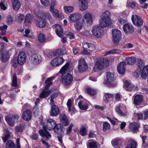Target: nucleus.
I'll use <instances>...</instances> for the list:
<instances>
[{
	"instance_id": "45",
	"label": "nucleus",
	"mask_w": 148,
	"mask_h": 148,
	"mask_svg": "<svg viewBox=\"0 0 148 148\" xmlns=\"http://www.w3.org/2000/svg\"><path fill=\"white\" fill-rule=\"evenodd\" d=\"M15 145L13 141L9 140L7 142L6 144L5 148H15Z\"/></svg>"
},
{
	"instance_id": "17",
	"label": "nucleus",
	"mask_w": 148,
	"mask_h": 148,
	"mask_svg": "<svg viewBox=\"0 0 148 148\" xmlns=\"http://www.w3.org/2000/svg\"><path fill=\"white\" fill-rule=\"evenodd\" d=\"M99 26L103 28H105L110 26L111 24V20L101 18L99 20Z\"/></svg>"
},
{
	"instance_id": "36",
	"label": "nucleus",
	"mask_w": 148,
	"mask_h": 148,
	"mask_svg": "<svg viewBox=\"0 0 148 148\" xmlns=\"http://www.w3.org/2000/svg\"><path fill=\"white\" fill-rule=\"evenodd\" d=\"M13 9L15 11H18L21 6L20 3L18 0H12Z\"/></svg>"
},
{
	"instance_id": "32",
	"label": "nucleus",
	"mask_w": 148,
	"mask_h": 148,
	"mask_svg": "<svg viewBox=\"0 0 148 148\" xmlns=\"http://www.w3.org/2000/svg\"><path fill=\"white\" fill-rule=\"evenodd\" d=\"M140 74L141 78L143 79H146L148 76V66L146 65L142 69Z\"/></svg>"
},
{
	"instance_id": "30",
	"label": "nucleus",
	"mask_w": 148,
	"mask_h": 148,
	"mask_svg": "<svg viewBox=\"0 0 148 148\" xmlns=\"http://www.w3.org/2000/svg\"><path fill=\"white\" fill-rule=\"evenodd\" d=\"M88 101L86 100L80 101L78 103L80 109L82 110H86L88 108Z\"/></svg>"
},
{
	"instance_id": "35",
	"label": "nucleus",
	"mask_w": 148,
	"mask_h": 148,
	"mask_svg": "<svg viewBox=\"0 0 148 148\" xmlns=\"http://www.w3.org/2000/svg\"><path fill=\"white\" fill-rule=\"evenodd\" d=\"M32 17L31 15L29 14H27L25 16L24 21V24L27 26H29L32 23Z\"/></svg>"
},
{
	"instance_id": "22",
	"label": "nucleus",
	"mask_w": 148,
	"mask_h": 148,
	"mask_svg": "<svg viewBox=\"0 0 148 148\" xmlns=\"http://www.w3.org/2000/svg\"><path fill=\"white\" fill-rule=\"evenodd\" d=\"M82 17L81 14L78 13H74L70 15L69 19L71 22H76L80 20Z\"/></svg>"
},
{
	"instance_id": "39",
	"label": "nucleus",
	"mask_w": 148,
	"mask_h": 148,
	"mask_svg": "<svg viewBox=\"0 0 148 148\" xmlns=\"http://www.w3.org/2000/svg\"><path fill=\"white\" fill-rule=\"evenodd\" d=\"M83 23L81 21H79L76 23L74 24V27L75 29L77 31H79L82 28L83 25Z\"/></svg>"
},
{
	"instance_id": "1",
	"label": "nucleus",
	"mask_w": 148,
	"mask_h": 148,
	"mask_svg": "<svg viewBox=\"0 0 148 148\" xmlns=\"http://www.w3.org/2000/svg\"><path fill=\"white\" fill-rule=\"evenodd\" d=\"M57 125L55 120L51 119L47 120L46 125L43 126L44 130H40L39 131L40 134L43 139L48 140L51 137V134L46 129L49 130L54 129Z\"/></svg>"
},
{
	"instance_id": "58",
	"label": "nucleus",
	"mask_w": 148,
	"mask_h": 148,
	"mask_svg": "<svg viewBox=\"0 0 148 148\" xmlns=\"http://www.w3.org/2000/svg\"><path fill=\"white\" fill-rule=\"evenodd\" d=\"M106 118L108 119L109 121L110 122V123L113 125H114L116 124V122L118 121V120L117 119H116L115 118H112V119L110 118L107 116Z\"/></svg>"
},
{
	"instance_id": "48",
	"label": "nucleus",
	"mask_w": 148,
	"mask_h": 148,
	"mask_svg": "<svg viewBox=\"0 0 148 148\" xmlns=\"http://www.w3.org/2000/svg\"><path fill=\"white\" fill-rule=\"evenodd\" d=\"M110 129V125L107 122H104L103 124V130L106 132Z\"/></svg>"
},
{
	"instance_id": "13",
	"label": "nucleus",
	"mask_w": 148,
	"mask_h": 148,
	"mask_svg": "<svg viewBox=\"0 0 148 148\" xmlns=\"http://www.w3.org/2000/svg\"><path fill=\"white\" fill-rule=\"evenodd\" d=\"M26 53L23 51H20L18 55L17 62L18 64L22 65L26 62Z\"/></svg>"
},
{
	"instance_id": "12",
	"label": "nucleus",
	"mask_w": 148,
	"mask_h": 148,
	"mask_svg": "<svg viewBox=\"0 0 148 148\" xmlns=\"http://www.w3.org/2000/svg\"><path fill=\"white\" fill-rule=\"evenodd\" d=\"M88 68V65L83 58H80L78 61V69L80 72L85 71Z\"/></svg>"
},
{
	"instance_id": "47",
	"label": "nucleus",
	"mask_w": 148,
	"mask_h": 148,
	"mask_svg": "<svg viewBox=\"0 0 148 148\" xmlns=\"http://www.w3.org/2000/svg\"><path fill=\"white\" fill-rule=\"evenodd\" d=\"M24 17L23 15L21 14H17L16 17V19L18 23H21L23 21Z\"/></svg>"
},
{
	"instance_id": "55",
	"label": "nucleus",
	"mask_w": 148,
	"mask_h": 148,
	"mask_svg": "<svg viewBox=\"0 0 148 148\" xmlns=\"http://www.w3.org/2000/svg\"><path fill=\"white\" fill-rule=\"evenodd\" d=\"M73 104V103L72 101L70 99H69L68 100L66 105L69 112H71V111Z\"/></svg>"
},
{
	"instance_id": "9",
	"label": "nucleus",
	"mask_w": 148,
	"mask_h": 148,
	"mask_svg": "<svg viewBox=\"0 0 148 148\" xmlns=\"http://www.w3.org/2000/svg\"><path fill=\"white\" fill-rule=\"evenodd\" d=\"M82 21L84 24L90 26L93 23V18L92 14L89 12L85 13L83 16Z\"/></svg>"
},
{
	"instance_id": "15",
	"label": "nucleus",
	"mask_w": 148,
	"mask_h": 148,
	"mask_svg": "<svg viewBox=\"0 0 148 148\" xmlns=\"http://www.w3.org/2000/svg\"><path fill=\"white\" fill-rule=\"evenodd\" d=\"M64 59L61 57H58L52 60L50 62L51 66L54 67L58 66L64 62Z\"/></svg>"
},
{
	"instance_id": "59",
	"label": "nucleus",
	"mask_w": 148,
	"mask_h": 148,
	"mask_svg": "<svg viewBox=\"0 0 148 148\" xmlns=\"http://www.w3.org/2000/svg\"><path fill=\"white\" fill-rule=\"evenodd\" d=\"M147 1V0H139V2L141 6L144 8H146L147 7L148 5L145 3Z\"/></svg>"
},
{
	"instance_id": "27",
	"label": "nucleus",
	"mask_w": 148,
	"mask_h": 148,
	"mask_svg": "<svg viewBox=\"0 0 148 148\" xmlns=\"http://www.w3.org/2000/svg\"><path fill=\"white\" fill-rule=\"evenodd\" d=\"M125 62H121L118 65L117 70L118 73L121 74H123L125 71Z\"/></svg>"
},
{
	"instance_id": "42",
	"label": "nucleus",
	"mask_w": 148,
	"mask_h": 148,
	"mask_svg": "<svg viewBox=\"0 0 148 148\" xmlns=\"http://www.w3.org/2000/svg\"><path fill=\"white\" fill-rule=\"evenodd\" d=\"M4 131L6 133L5 134V136L2 137V139L3 142H5L9 139L10 137V133L8 130V129H5Z\"/></svg>"
},
{
	"instance_id": "6",
	"label": "nucleus",
	"mask_w": 148,
	"mask_h": 148,
	"mask_svg": "<svg viewBox=\"0 0 148 148\" xmlns=\"http://www.w3.org/2000/svg\"><path fill=\"white\" fill-rule=\"evenodd\" d=\"M114 74L113 73L107 72L106 74L105 82L107 85L109 87H114L116 84L115 81Z\"/></svg>"
},
{
	"instance_id": "28",
	"label": "nucleus",
	"mask_w": 148,
	"mask_h": 148,
	"mask_svg": "<svg viewBox=\"0 0 148 148\" xmlns=\"http://www.w3.org/2000/svg\"><path fill=\"white\" fill-rule=\"evenodd\" d=\"M11 51V50H10L8 51L4 52L1 53L0 59L2 62H6L8 60L9 58V52Z\"/></svg>"
},
{
	"instance_id": "23",
	"label": "nucleus",
	"mask_w": 148,
	"mask_h": 148,
	"mask_svg": "<svg viewBox=\"0 0 148 148\" xmlns=\"http://www.w3.org/2000/svg\"><path fill=\"white\" fill-rule=\"evenodd\" d=\"M123 29L126 34H132L134 32V28L133 26L129 23H126L124 25Z\"/></svg>"
},
{
	"instance_id": "14",
	"label": "nucleus",
	"mask_w": 148,
	"mask_h": 148,
	"mask_svg": "<svg viewBox=\"0 0 148 148\" xmlns=\"http://www.w3.org/2000/svg\"><path fill=\"white\" fill-rule=\"evenodd\" d=\"M131 19L134 24L138 27H140L143 24V21L142 19L137 15H132Z\"/></svg>"
},
{
	"instance_id": "63",
	"label": "nucleus",
	"mask_w": 148,
	"mask_h": 148,
	"mask_svg": "<svg viewBox=\"0 0 148 148\" xmlns=\"http://www.w3.org/2000/svg\"><path fill=\"white\" fill-rule=\"evenodd\" d=\"M41 141H42V143L44 145V148H49L50 147V145L48 143L46 142L44 140H42Z\"/></svg>"
},
{
	"instance_id": "52",
	"label": "nucleus",
	"mask_w": 148,
	"mask_h": 148,
	"mask_svg": "<svg viewBox=\"0 0 148 148\" xmlns=\"http://www.w3.org/2000/svg\"><path fill=\"white\" fill-rule=\"evenodd\" d=\"M121 52V51L119 49H113L107 51L105 55H106L113 53L118 54L120 53Z\"/></svg>"
},
{
	"instance_id": "64",
	"label": "nucleus",
	"mask_w": 148,
	"mask_h": 148,
	"mask_svg": "<svg viewBox=\"0 0 148 148\" xmlns=\"http://www.w3.org/2000/svg\"><path fill=\"white\" fill-rule=\"evenodd\" d=\"M65 34L66 35L69 36H70L71 39H73L74 38V34L73 33H72L68 31H66L65 32Z\"/></svg>"
},
{
	"instance_id": "61",
	"label": "nucleus",
	"mask_w": 148,
	"mask_h": 148,
	"mask_svg": "<svg viewBox=\"0 0 148 148\" xmlns=\"http://www.w3.org/2000/svg\"><path fill=\"white\" fill-rule=\"evenodd\" d=\"M81 34L83 35L84 36L86 37H89L90 34V32L88 30H85L84 32H81Z\"/></svg>"
},
{
	"instance_id": "33",
	"label": "nucleus",
	"mask_w": 148,
	"mask_h": 148,
	"mask_svg": "<svg viewBox=\"0 0 148 148\" xmlns=\"http://www.w3.org/2000/svg\"><path fill=\"white\" fill-rule=\"evenodd\" d=\"M121 141L119 139H114L112 141V146L115 148H121L122 147Z\"/></svg>"
},
{
	"instance_id": "56",
	"label": "nucleus",
	"mask_w": 148,
	"mask_h": 148,
	"mask_svg": "<svg viewBox=\"0 0 148 148\" xmlns=\"http://www.w3.org/2000/svg\"><path fill=\"white\" fill-rule=\"evenodd\" d=\"M50 11L51 12L52 15L53 17L57 18L58 16L59 13L58 10L55 9L53 10L51 9H50Z\"/></svg>"
},
{
	"instance_id": "31",
	"label": "nucleus",
	"mask_w": 148,
	"mask_h": 148,
	"mask_svg": "<svg viewBox=\"0 0 148 148\" xmlns=\"http://www.w3.org/2000/svg\"><path fill=\"white\" fill-rule=\"evenodd\" d=\"M139 126V124L138 123L133 122L130 123L129 126L133 132L136 133L138 131Z\"/></svg>"
},
{
	"instance_id": "43",
	"label": "nucleus",
	"mask_w": 148,
	"mask_h": 148,
	"mask_svg": "<svg viewBox=\"0 0 148 148\" xmlns=\"http://www.w3.org/2000/svg\"><path fill=\"white\" fill-rule=\"evenodd\" d=\"M65 13L68 14L72 12L74 10V8L71 6H65L64 7Z\"/></svg>"
},
{
	"instance_id": "54",
	"label": "nucleus",
	"mask_w": 148,
	"mask_h": 148,
	"mask_svg": "<svg viewBox=\"0 0 148 148\" xmlns=\"http://www.w3.org/2000/svg\"><path fill=\"white\" fill-rule=\"evenodd\" d=\"M86 90L87 93L92 95H95L96 93L95 90L90 88H87Z\"/></svg>"
},
{
	"instance_id": "62",
	"label": "nucleus",
	"mask_w": 148,
	"mask_h": 148,
	"mask_svg": "<svg viewBox=\"0 0 148 148\" xmlns=\"http://www.w3.org/2000/svg\"><path fill=\"white\" fill-rule=\"evenodd\" d=\"M40 1L42 5L46 6H48L49 5V0H40Z\"/></svg>"
},
{
	"instance_id": "51",
	"label": "nucleus",
	"mask_w": 148,
	"mask_h": 148,
	"mask_svg": "<svg viewBox=\"0 0 148 148\" xmlns=\"http://www.w3.org/2000/svg\"><path fill=\"white\" fill-rule=\"evenodd\" d=\"M8 27V26L6 25H4L3 26L0 27V31H1V35H4L6 34V29Z\"/></svg>"
},
{
	"instance_id": "37",
	"label": "nucleus",
	"mask_w": 148,
	"mask_h": 148,
	"mask_svg": "<svg viewBox=\"0 0 148 148\" xmlns=\"http://www.w3.org/2000/svg\"><path fill=\"white\" fill-rule=\"evenodd\" d=\"M87 148H97L98 145L96 142L89 140L87 144Z\"/></svg>"
},
{
	"instance_id": "2",
	"label": "nucleus",
	"mask_w": 148,
	"mask_h": 148,
	"mask_svg": "<svg viewBox=\"0 0 148 148\" xmlns=\"http://www.w3.org/2000/svg\"><path fill=\"white\" fill-rule=\"evenodd\" d=\"M69 66L68 62L66 63L61 68L60 72L62 74V83L64 85H69L73 81V77L72 76L69 74L65 75L68 71Z\"/></svg>"
},
{
	"instance_id": "38",
	"label": "nucleus",
	"mask_w": 148,
	"mask_h": 148,
	"mask_svg": "<svg viewBox=\"0 0 148 148\" xmlns=\"http://www.w3.org/2000/svg\"><path fill=\"white\" fill-rule=\"evenodd\" d=\"M137 146V143L134 140H131L129 141L125 148H136Z\"/></svg>"
},
{
	"instance_id": "21",
	"label": "nucleus",
	"mask_w": 148,
	"mask_h": 148,
	"mask_svg": "<svg viewBox=\"0 0 148 148\" xmlns=\"http://www.w3.org/2000/svg\"><path fill=\"white\" fill-rule=\"evenodd\" d=\"M123 87L126 90L128 91L134 90L138 89L137 86H134L132 84L129 83L127 81L125 82Z\"/></svg>"
},
{
	"instance_id": "3",
	"label": "nucleus",
	"mask_w": 148,
	"mask_h": 148,
	"mask_svg": "<svg viewBox=\"0 0 148 148\" xmlns=\"http://www.w3.org/2000/svg\"><path fill=\"white\" fill-rule=\"evenodd\" d=\"M55 78V76H53L48 78L45 81V82L47 85L40 94V97L41 98L47 97L53 92L51 90H49V86L52 84V81Z\"/></svg>"
},
{
	"instance_id": "8",
	"label": "nucleus",
	"mask_w": 148,
	"mask_h": 148,
	"mask_svg": "<svg viewBox=\"0 0 148 148\" xmlns=\"http://www.w3.org/2000/svg\"><path fill=\"white\" fill-rule=\"evenodd\" d=\"M92 32L93 35L98 38L102 37L104 35L103 29L98 25L94 26L92 28Z\"/></svg>"
},
{
	"instance_id": "46",
	"label": "nucleus",
	"mask_w": 148,
	"mask_h": 148,
	"mask_svg": "<svg viewBox=\"0 0 148 148\" xmlns=\"http://www.w3.org/2000/svg\"><path fill=\"white\" fill-rule=\"evenodd\" d=\"M114 97L113 95L109 93H106L105 94L103 97L104 101L106 102H108L109 100V99L112 98Z\"/></svg>"
},
{
	"instance_id": "20",
	"label": "nucleus",
	"mask_w": 148,
	"mask_h": 148,
	"mask_svg": "<svg viewBox=\"0 0 148 148\" xmlns=\"http://www.w3.org/2000/svg\"><path fill=\"white\" fill-rule=\"evenodd\" d=\"M133 103L135 106H138L141 103L144 101L143 97L141 95H134Z\"/></svg>"
},
{
	"instance_id": "29",
	"label": "nucleus",
	"mask_w": 148,
	"mask_h": 148,
	"mask_svg": "<svg viewBox=\"0 0 148 148\" xmlns=\"http://www.w3.org/2000/svg\"><path fill=\"white\" fill-rule=\"evenodd\" d=\"M61 123L64 126H67L69 124V121L66 116L64 114L60 115Z\"/></svg>"
},
{
	"instance_id": "60",
	"label": "nucleus",
	"mask_w": 148,
	"mask_h": 148,
	"mask_svg": "<svg viewBox=\"0 0 148 148\" xmlns=\"http://www.w3.org/2000/svg\"><path fill=\"white\" fill-rule=\"evenodd\" d=\"M7 23L9 24H11L13 22L12 17L11 15L8 16L6 19Z\"/></svg>"
},
{
	"instance_id": "44",
	"label": "nucleus",
	"mask_w": 148,
	"mask_h": 148,
	"mask_svg": "<svg viewBox=\"0 0 148 148\" xmlns=\"http://www.w3.org/2000/svg\"><path fill=\"white\" fill-rule=\"evenodd\" d=\"M126 60L127 64L132 65L135 63L136 60V58L134 57H132L130 58H126Z\"/></svg>"
},
{
	"instance_id": "26",
	"label": "nucleus",
	"mask_w": 148,
	"mask_h": 148,
	"mask_svg": "<svg viewBox=\"0 0 148 148\" xmlns=\"http://www.w3.org/2000/svg\"><path fill=\"white\" fill-rule=\"evenodd\" d=\"M32 117V112L29 110L25 111L22 115L23 119L25 121H28L31 120Z\"/></svg>"
},
{
	"instance_id": "49",
	"label": "nucleus",
	"mask_w": 148,
	"mask_h": 148,
	"mask_svg": "<svg viewBox=\"0 0 148 148\" xmlns=\"http://www.w3.org/2000/svg\"><path fill=\"white\" fill-rule=\"evenodd\" d=\"M121 105L118 106L116 108L115 110L116 112L121 116H124L126 115V114H125L123 113L122 111H121Z\"/></svg>"
},
{
	"instance_id": "19",
	"label": "nucleus",
	"mask_w": 148,
	"mask_h": 148,
	"mask_svg": "<svg viewBox=\"0 0 148 148\" xmlns=\"http://www.w3.org/2000/svg\"><path fill=\"white\" fill-rule=\"evenodd\" d=\"M137 65V68L135 72V74L136 77L138 76L140 74L141 69L144 66V64L143 61L140 59H138L136 60Z\"/></svg>"
},
{
	"instance_id": "53",
	"label": "nucleus",
	"mask_w": 148,
	"mask_h": 148,
	"mask_svg": "<svg viewBox=\"0 0 148 148\" xmlns=\"http://www.w3.org/2000/svg\"><path fill=\"white\" fill-rule=\"evenodd\" d=\"M58 95L57 93H55L52 94L49 98V99L50 100V103L51 104H53L54 103L53 99L56 97Z\"/></svg>"
},
{
	"instance_id": "10",
	"label": "nucleus",
	"mask_w": 148,
	"mask_h": 148,
	"mask_svg": "<svg viewBox=\"0 0 148 148\" xmlns=\"http://www.w3.org/2000/svg\"><path fill=\"white\" fill-rule=\"evenodd\" d=\"M29 60L32 64L37 65L40 64L42 61L41 56L39 54H32L29 58Z\"/></svg>"
},
{
	"instance_id": "41",
	"label": "nucleus",
	"mask_w": 148,
	"mask_h": 148,
	"mask_svg": "<svg viewBox=\"0 0 148 148\" xmlns=\"http://www.w3.org/2000/svg\"><path fill=\"white\" fill-rule=\"evenodd\" d=\"M101 18L105 19L108 18L109 20H111L110 12L108 11H106L103 12Z\"/></svg>"
},
{
	"instance_id": "11",
	"label": "nucleus",
	"mask_w": 148,
	"mask_h": 148,
	"mask_svg": "<svg viewBox=\"0 0 148 148\" xmlns=\"http://www.w3.org/2000/svg\"><path fill=\"white\" fill-rule=\"evenodd\" d=\"M112 40L115 43H117L119 41L121 38V32L117 29H114L112 30Z\"/></svg>"
},
{
	"instance_id": "4",
	"label": "nucleus",
	"mask_w": 148,
	"mask_h": 148,
	"mask_svg": "<svg viewBox=\"0 0 148 148\" xmlns=\"http://www.w3.org/2000/svg\"><path fill=\"white\" fill-rule=\"evenodd\" d=\"M108 62L106 58H100L97 60L95 64L93 71L95 72L99 71L106 68Z\"/></svg>"
},
{
	"instance_id": "25",
	"label": "nucleus",
	"mask_w": 148,
	"mask_h": 148,
	"mask_svg": "<svg viewBox=\"0 0 148 148\" xmlns=\"http://www.w3.org/2000/svg\"><path fill=\"white\" fill-rule=\"evenodd\" d=\"M12 87H14L13 89L16 92H18L20 91V90L18 88V86L17 84V77L16 74H14L12 79Z\"/></svg>"
},
{
	"instance_id": "40",
	"label": "nucleus",
	"mask_w": 148,
	"mask_h": 148,
	"mask_svg": "<svg viewBox=\"0 0 148 148\" xmlns=\"http://www.w3.org/2000/svg\"><path fill=\"white\" fill-rule=\"evenodd\" d=\"M54 130L57 134L60 135L64 133V131L62 129V127H60L59 125H57L54 128Z\"/></svg>"
},
{
	"instance_id": "5",
	"label": "nucleus",
	"mask_w": 148,
	"mask_h": 148,
	"mask_svg": "<svg viewBox=\"0 0 148 148\" xmlns=\"http://www.w3.org/2000/svg\"><path fill=\"white\" fill-rule=\"evenodd\" d=\"M36 10L37 9H36L34 10L36 15L38 16V18L39 19H38L36 21V24L40 28H43L46 25V22L45 19L43 18V17L50 19L52 18V16L50 14L48 13L45 14H42L40 15V14H39L37 12Z\"/></svg>"
},
{
	"instance_id": "57",
	"label": "nucleus",
	"mask_w": 148,
	"mask_h": 148,
	"mask_svg": "<svg viewBox=\"0 0 148 148\" xmlns=\"http://www.w3.org/2000/svg\"><path fill=\"white\" fill-rule=\"evenodd\" d=\"M38 40L41 42H43L45 41V39L43 34L40 33L38 36Z\"/></svg>"
},
{
	"instance_id": "34",
	"label": "nucleus",
	"mask_w": 148,
	"mask_h": 148,
	"mask_svg": "<svg viewBox=\"0 0 148 148\" xmlns=\"http://www.w3.org/2000/svg\"><path fill=\"white\" fill-rule=\"evenodd\" d=\"M127 15L124 12L121 13L118 17V20L121 24H124L126 22V18Z\"/></svg>"
},
{
	"instance_id": "7",
	"label": "nucleus",
	"mask_w": 148,
	"mask_h": 148,
	"mask_svg": "<svg viewBox=\"0 0 148 148\" xmlns=\"http://www.w3.org/2000/svg\"><path fill=\"white\" fill-rule=\"evenodd\" d=\"M83 48L84 49L83 51H81V54L84 55H90V53L88 52V50L90 51H92L95 49V45L90 43L84 42L82 43Z\"/></svg>"
},
{
	"instance_id": "50",
	"label": "nucleus",
	"mask_w": 148,
	"mask_h": 148,
	"mask_svg": "<svg viewBox=\"0 0 148 148\" xmlns=\"http://www.w3.org/2000/svg\"><path fill=\"white\" fill-rule=\"evenodd\" d=\"M85 127L83 126H82L79 131L80 135L82 136H84L86 135L87 133Z\"/></svg>"
},
{
	"instance_id": "24",
	"label": "nucleus",
	"mask_w": 148,
	"mask_h": 148,
	"mask_svg": "<svg viewBox=\"0 0 148 148\" xmlns=\"http://www.w3.org/2000/svg\"><path fill=\"white\" fill-rule=\"evenodd\" d=\"M52 106L50 112V115L51 116H56L59 114L60 111L58 107L54 104H51Z\"/></svg>"
},
{
	"instance_id": "18",
	"label": "nucleus",
	"mask_w": 148,
	"mask_h": 148,
	"mask_svg": "<svg viewBox=\"0 0 148 148\" xmlns=\"http://www.w3.org/2000/svg\"><path fill=\"white\" fill-rule=\"evenodd\" d=\"M53 29L55 28L56 35L59 37L61 38L63 36V30L62 26L59 24H56L52 26Z\"/></svg>"
},
{
	"instance_id": "16",
	"label": "nucleus",
	"mask_w": 148,
	"mask_h": 148,
	"mask_svg": "<svg viewBox=\"0 0 148 148\" xmlns=\"http://www.w3.org/2000/svg\"><path fill=\"white\" fill-rule=\"evenodd\" d=\"M19 116L17 115H10L5 117V120L9 125L10 126L13 125L14 122L17 121Z\"/></svg>"
}]
</instances>
